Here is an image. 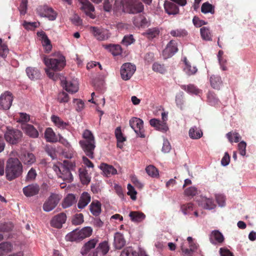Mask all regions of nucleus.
<instances>
[{
	"mask_svg": "<svg viewBox=\"0 0 256 256\" xmlns=\"http://www.w3.org/2000/svg\"><path fill=\"white\" fill-rule=\"evenodd\" d=\"M126 244V240L122 234L116 232L114 236V245L116 248L120 250Z\"/></svg>",
	"mask_w": 256,
	"mask_h": 256,
	"instance_id": "obj_27",
	"label": "nucleus"
},
{
	"mask_svg": "<svg viewBox=\"0 0 256 256\" xmlns=\"http://www.w3.org/2000/svg\"><path fill=\"white\" fill-rule=\"evenodd\" d=\"M133 24L136 27L144 28L148 25V21L142 14H139L133 18Z\"/></svg>",
	"mask_w": 256,
	"mask_h": 256,
	"instance_id": "obj_22",
	"label": "nucleus"
},
{
	"mask_svg": "<svg viewBox=\"0 0 256 256\" xmlns=\"http://www.w3.org/2000/svg\"><path fill=\"white\" fill-rule=\"evenodd\" d=\"M26 72L28 77L32 80H36L40 78L41 74L39 70L33 67H28L26 68Z\"/></svg>",
	"mask_w": 256,
	"mask_h": 256,
	"instance_id": "obj_25",
	"label": "nucleus"
},
{
	"mask_svg": "<svg viewBox=\"0 0 256 256\" xmlns=\"http://www.w3.org/2000/svg\"><path fill=\"white\" fill-rule=\"evenodd\" d=\"M180 88L187 92L198 95L201 93V90L196 88L194 84L181 85Z\"/></svg>",
	"mask_w": 256,
	"mask_h": 256,
	"instance_id": "obj_37",
	"label": "nucleus"
},
{
	"mask_svg": "<svg viewBox=\"0 0 256 256\" xmlns=\"http://www.w3.org/2000/svg\"><path fill=\"white\" fill-rule=\"evenodd\" d=\"M136 70L135 65L130 62L124 64L120 68V76L124 80H129Z\"/></svg>",
	"mask_w": 256,
	"mask_h": 256,
	"instance_id": "obj_6",
	"label": "nucleus"
},
{
	"mask_svg": "<svg viewBox=\"0 0 256 256\" xmlns=\"http://www.w3.org/2000/svg\"><path fill=\"white\" fill-rule=\"evenodd\" d=\"M13 249L12 244L9 242L0 244V256H4L11 252Z\"/></svg>",
	"mask_w": 256,
	"mask_h": 256,
	"instance_id": "obj_32",
	"label": "nucleus"
},
{
	"mask_svg": "<svg viewBox=\"0 0 256 256\" xmlns=\"http://www.w3.org/2000/svg\"><path fill=\"white\" fill-rule=\"evenodd\" d=\"M20 158L25 164L31 165L36 162L34 154L27 151L22 152Z\"/></svg>",
	"mask_w": 256,
	"mask_h": 256,
	"instance_id": "obj_16",
	"label": "nucleus"
},
{
	"mask_svg": "<svg viewBox=\"0 0 256 256\" xmlns=\"http://www.w3.org/2000/svg\"><path fill=\"white\" fill-rule=\"evenodd\" d=\"M38 14L42 17L48 18L50 20H54L56 17V14L52 8L47 6H41L38 8Z\"/></svg>",
	"mask_w": 256,
	"mask_h": 256,
	"instance_id": "obj_9",
	"label": "nucleus"
},
{
	"mask_svg": "<svg viewBox=\"0 0 256 256\" xmlns=\"http://www.w3.org/2000/svg\"><path fill=\"white\" fill-rule=\"evenodd\" d=\"M78 231L82 240L90 236L92 234V230L90 227H85Z\"/></svg>",
	"mask_w": 256,
	"mask_h": 256,
	"instance_id": "obj_52",
	"label": "nucleus"
},
{
	"mask_svg": "<svg viewBox=\"0 0 256 256\" xmlns=\"http://www.w3.org/2000/svg\"><path fill=\"white\" fill-rule=\"evenodd\" d=\"M137 252L134 250L131 247H128L124 249L122 252L120 256H138Z\"/></svg>",
	"mask_w": 256,
	"mask_h": 256,
	"instance_id": "obj_54",
	"label": "nucleus"
},
{
	"mask_svg": "<svg viewBox=\"0 0 256 256\" xmlns=\"http://www.w3.org/2000/svg\"><path fill=\"white\" fill-rule=\"evenodd\" d=\"M96 250L98 251H100L102 254V255L106 254L110 250V247L108 244V242L106 241H104L101 243H100L97 248Z\"/></svg>",
	"mask_w": 256,
	"mask_h": 256,
	"instance_id": "obj_50",
	"label": "nucleus"
},
{
	"mask_svg": "<svg viewBox=\"0 0 256 256\" xmlns=\"http://www.w3.org/2000/svg\"><path fill=\"white\" fill-rule=\"evenodd\" d=\"M201 11L202 13L204 14L210 12L212 14H214V8L212 4L208 2H206L202 4Z\"/></svg>",
	"mask_w": 256,
	"mask_h": 256,
	"instance_id": "obj_46",
	"label": "nucleus"
},
{
	"mask_svg": "<svg viewBox=\"0 0 256 256\" xmlns=\"http://www.w3.org/2000/svg\"><path fill=\"white\" fill-rule=\"evenodd\" d=\"M178 50L177 42L174 40H171L162 52L163 56L164 59L170 58L174 55Z\"/></svg>",
	"mask_w": 256,
	"mask_h": 256,
	"instance_id": "obj_10",
	"label": "nucleus"
},
{
	"mask_svg": "<svg viewBox=\"0 0 256 256\" xmlns=\"http://www.w3.org/2000/svg\"><path fill=\"white\" fill-rule=\"evenodd\" d=\"M115 136L117 140V142H124L126 141V138L123 136L120 127H118L115 130Z\"/></svg>",
	"mask_w": 256,
	"mask_h": 256,
	"instance_id": "obj_58",
	"label": "nucleus"
},
{
	"mask_svg": "<svg viewBox=\"0 0 256 256\" xmlns=\"http://www.w3.org/2000/svg\"><path fill=\"white\" fill-rule=\"evenodd\" d=\"M52 121L58 128L61 129L66 128L68 126V124L64 122L60 117L52 115L51 116Z\"/></svg>",
	"mask_w": 256,
	"mask_h": 256,
	"instance_id": "obj_39",
	"label": "nucleus"
},
{
	"mask_svg": "<svg viewBox=\"0 0 256 256\" xmlns=\"http://www.w3.org/2000/svg\"><path fill=\"white\" fill-rule=\"evenodd\" d=\"M100 168L107 177L110 176L117 173L116 170L113 166L105 163H102L100 166Z\"/></svg>",
	"mask_w": 256,
	"mask_h": 256,
	"instance_id": "obj_23",
	"label": "nucleus"
},
{
	"mask_svg": "<svg viewBox=\"0 0 256 256\" xmlns=\"http://www.w3.org/2000/svg\"><path fill=\"white\" fill-rule=\"evenodd\" d=\"M152 69L154 72L161 74H164L166 72V68L164 65L158 62H156L152 64Z\"/></svg>",
	"mask_w": 256,
	"mask_h": 256,
	"instance_id": "obj_49",
	"label": "nucleus"
},
{
	"mask_svg": "<svg viewBox=\"0 0 256 256\" xmlns=\"http://www.w3.org/2000/svg\"><path fill=\"white\" fill-rule=\"evenodd\" d=\"M66 220V214L64 212H62L52 218L50 222V224L54 228H60L62 227V224L65 223Z\"/></svg>",
	"mask_w": 256,
	"mask_h": 256,
	"instance_id": "obj_15",
	"label": "nucleus"
},
{
	"mask_svg": "<svg viewBox=\"0 0 256 256\" xmlns=\"http://www.w3.org/2000/svg\"><path fill=\"white\" fill-rule=\"evenodd\" d=\"M62 84L68 92L73 94L78 90V83L76 80H62Z\"/></svg>",
	"mask_w": 256,
	"mask_h": 256,
	"instance_id": "obj_14",
	"label": "nucleus"
},
{
	"mask_svg": "<svg viewBox=\"0 0 256 256\" xmlns=\"http://www.w3.org/2000/svg\"><path fill=\"white\" fill-rule=\"evenodd\" d=\"M37 176L36 170L33 168H32L28 171L26 178V180L27 182L33 181L36 179Z\"/></svg>",
	"mask_w": 256,
	"mask_h": 256,
	"instance_id": "obj_55",
	"label": "nucleus"
},
{
	"mask_svg": "<svg viewBox=\"0 0 256 256\" xmlns=\"http://www.w3.org/2000/svg\"><path fill=\"white\" fill-rule=\"evenodd\" d=\"M38 34L42 36V44L45 47L46 52H49L52 50V45L50 40L48 38V36L43 32H38Z\"/></svg>",
	"mask_w": 256,
	"mask_h": 256,
	"instance_id": "obj_38",
	"label": "nucleus"
},
{
	"mask_svg": "<svg viewBox=\"0 0 256 256\" xmlns=\"http://www.w3.org/2000/svg\"><path fill=\"white\" fill-rule=\"evenodd\" d=\"M44 62L46 66L54 71L60 70L66 66V59L63 56L56 58H44Z\"/></svg>",
	"mask_w": 256,
	"mask_h": 256,
	"instance_id": "obj_4",
	"label": "nucleus"
},
{
	"mask_svg": "<svg viewBox=\"0 0 256 256\" xmlns=\"http://www.w3.org/2000/svg\"><path fill=\"white\" fill-rule=\"evenodd\" d=\"M127 188L128 190V194L130 196L132 200H135L136 199V192L134 188L130 184H128Z\"/></svg>",
	"mask_w": 256,
	"mask_h": 256,
	"instance_id": "obj_64",
	"label": "nucleus"
},
{
	"mask_svg": "<svg viewBox=\"0 0 256 256\" xmlns=\"http://www.w3.org/2000/svg\"><path fill=\"white\" fill-rule=\"evenodd\" d=\"M84 216L82 214H76L72 220V224L78 225L84 222Z\"/></svg>",
	"mask_w": 256,
	"mask_h": 256,
	"instance_id": "obj_62",
	"label": "nucleus"
},
{
	"mask_svg": "<svg viewBox=\"0 0 256 256\" xmlns=\"http://www.w3.org/2000/svg\"><path fill=\"white\" fill-rule=\"evenodd\" d=\"M185 68L184 70L188 75L194 74L197 72V68L194 66H192L190 62L187 60L186 58H184Z\"/></svg>",
	"mask_w": 256,
	"mask_h": 256,
	"instance_id": "obj_42",
	"label": "nucleus"
},
{
	"mask_svg": "<svg viewBox=\"0 0 256 256\" xmlns=\"http://www.w3.org/2000/svg\"><path fill=\"white\" fill-rule=\"evenodd\" d=\"M180 210L184 214H190L191 212L194 210V204L191 202L184 204L181 206Z\"/></svg>",
	"mask_w": 256,
	"mask_h": 256,
	"instance_id": "obj_48",
	"label": "nucleus"
},
{
	"mask_svg": "<svg viewBox=\"0 0 256 256\" xmlns=\"http://www.w3.org/2000/svg\"><path fill=\"white\" fill-rule=\"evenodd\" d=\"M238 146L240 154L242 156H244L246 154V143L244 141H241L238 144Z\"/></svg>",
	"mask_w": 256,
	"mask_h": 256,
	"instance_id": "obj_63",
	"label": "nucleus"
},
{
	"mask_svg": "<svg viewBox=\"0 0 256 256\" xmlns=\"http://www.w3.org/2000/svg\"><path fill=\"white\" fill-rule=\"evenodd\" d=\"M120 4L122 11L129 14H140L144 10V5L140 0H122Z\"/></svg>",
	"mask_w": 256,
	"mask_h": 256,
	"instance_id": "obj_3",
	"label": "nucleus"
},
{
	"mask_svg": "<svg viewBox=\"0 0 256 256\" xmlns=\"http://www.w3.org/2000/svg\"><path fill=\"white\" fill-rule=\"evenodd\" d=\"M129 216L132 222H141L146 218V215L143 212L138 211L130 212Z\"/></svg>",
	"mask_w": 256,
	"mask_h": 256,
	"instance_id": "obj_29",
	"label": "nucleus"
},
{
	"mask_svg": "<svg viewBox=\"0 0 256 256\" xmlns=\"http://www.w3.org/2000/svg\"><path fill=\"white\" fill-rule=\"evenodd\" d=\"M22 133L20 130L8 128L4 134L6 140L10 144H16L22 140Z\"/></svg>",
	"mask_w": 256,
	"mask_h": 256,
	"instance_id": "obj_5",
	"label": "nucleus"
},
{
	"mask_svg": "<svg viewBox=\"0 0 256 256\" xmlns=\"http://www.w3.org/2000/svg\"><path fill=\"white\" fill-rule=\"evenodd\" d=\"M90 32L98 40H104L109 37L108 32L102 28L90 26Z\"/></svg>",
	"mask_w": 256,
	"mask_h": 256,
	"instance_id": "obj_11",
	"label": "nucleus"
},
{
	"mask_svg": "<svg viewBox=\"0 0 256 256\" xmlns=\"http://www.w3.org/2000/svg\"><path fill=\"white\" fill-rule=\"evenodd\" d=\"M22 172V166L18 158H10L8 159L6 168L7 180H13L20 176Z\"/></svg>",
	"mask_w": 256,
	"mask_h": 256,
	"instance_id": "obj_2",
	"label": "nucleus"
},
{
	"mask_svg": "<svg viewBox=\"0 0 256 256\" xmlns=\"http://www.w3.org/2000/svg\"><path fill=\"white\" fill-rule=\"evenodd\" d=\"M200 32L202 39L206 40H212V34L209 28L204 26L200 28Z\"/></svg>",
	"mask_w": 256,
	"mask_h": 256,
	"instance_id": "obj_47",
	"label": "nucleus"
},
{
	"mask_svg": "<svg viewBox=\"0 0 256 256\" xmlns=\"http://www.w3.org/2000/svg\"><path fill=\"white\" fill-rule=\"evenodd\" d=\"M130 126L134 130V132L140 138H144L145 134L144 130V122L138 118L134 117L129 122Z\"/></svg>",
	"mask_w": 256,
	"mask_h": 256,
	"instance_id": "obj_7",
	"label": "nucleus"
},
{
	"mask_svg": "<svg viewBox=\"0 0 256 256\" xmlns=\"http://www.w3.org/2000/svg\"><path fill=\"white\" fill-rule=\"evenodd\" d=\"M164 8L166 12L169 15H174L179 12L178 7L172 1L166 0L164 3Z\"/></svg>",
	"mask_w": 256,
	"mask_h": 256,
	"instance_id": "obj_19",
	"label": "nucleus"
},
{
	"mask_svg": "<svg viewBox=\"0 0 256 256\" xmlns=\"http://www.w3.org/2000/svg\"><path fill=\"white\" fill-rule=\"evenodd\" d=\"M184 96L182 94H178L176 96V106L180 108L181 110L184 107Z\"/></svg>",
	"mask_w": 256,
	"mask_h": 256,
	"instance_id": "obj_59",
	"label": "nucleus"
},
{
	"mask_svg": "<svg viewBox=\"0 0 256 256\" xmlns=\"http://www.w3.org/2000/svg\"><path fill=\"white\" fill-rule=\"evenodd\" d=\"M80 234L78 230H75L70 232L66 236V241L70 242H78L82 240Z\"/></svg>",
	"mask_w": 256,
	"mask_h": 256,
	"instance_id": "obj_36",
	"label": "nucleus"
},
{
	"mask_svg": "<svg viewBox=\"0 0 256 256\" xmlns=\"http://www.w3.org/2000/svg\"><path fill=\"white\" fill-rule=\"evenodd\" d=\"M44 138L46 142H56L58 141V138L56 134L50 128H48L44 132Z\"/></svg>",
	"mask_w": 256,
	"mask_h": 256,
	"instance_id": "obj_31",
	"label": "nucleus"
},
{
	"mask_svg": "<svg viewBox=\"0 0 256 256\" xmlns=\"http://www.w3.org/2000/svg\"><path fill=\"white\" fill-rule=\"evenodd\" d=\"M135 42V40L132 34L125 36L122 41V43L126 46H129L133 44Z\"/></svg>",
	"mask_w": 256,
	"mask_h": 256,
	"instance_id": "obj_56",
	"label": "nucleus"
},
{
	"mask_svg": "<svg viewBox=\"0 0 256 256\" xmlns=\"http://www.w3.org/2000/svg\"><path fill=\"white\" fill-rule=\"evenodd\" d=\"M150 126L154 127L156 130L162 132H166L168 129L166 122H162L156 118H152L150 120Z\"/></svg>",
	"mask_w": 256,
	"mask_h": 256,
	"instance_id": "obj_17",
	"label": "nucleus"
},
{
	"mask_svg": "<svg viewBox=\"0 0 256 256\" xmlns=\"http://www.w3.org/2000/svg\"><path fill=\"white\" fill-rule=\"evenodd\" d=\"M12 94L6 92L0 97V106L4 110H8L12 106Z\"/></svg>",
	"mask_w": 256,
	"mask_h": 256,
	"instance_id": "obj_12",
	"label": "nucleus"
},
{
	"mask_svg": "<svg viewBox=\"0 0 256 256\" xmlns=\"http://www.w3.org/2000/svg\"><path fill=\"white\" fill-rule=\"evenodd\" d=\"M28 0H22L21 3L18 8L20 14L24 15L27 10Z\"/></svg>",
	"mask_w": 256,
	"mask_h": 256,
	"instance_id": "obj_61",
	"label": "nucleus"
},
{
	"mask_svg": "<svg viewBox=\"0 0 256 256\" xmlns=\"http://www.w3.org/2000/svg\"><path fill=\"white\" fill-rule=\"evenodd\" d=\"M160 30L158 28H152L148 29L145 32L142 33V35L148 39L152 40L154 38H156L160 34Z\"/></svg>",
	"mask_w": 256,
	"mask_h": 256,
	"instance_id": "obj_28",
	"label": "nucleus"
},
{
	"mask_svg": "<svg viewBox=\"0 0 256 256\" xmlns=\"http://www.w3.org/2000/svg\"><path fill=\"white\" fill-rule=\"evenodd\" d=\"M82 140L79 141L82 149L89 158H94V151L96 148V142L94 134L91 131L85 130L82 135Z\"/></svg>",
	"mask_w": 256,
	"mask_h": 256,
	"instance_id": "obj_1",
	"label": "nucleus"
},
{
	"mask_svg": "<svg viewBox=\"0 0 256 256\" xmlns=\"http://www.w3.org/2000/svg\"><path fill=\"white\" fill-rule=\"evenodd\" d=\"M60 198L58 194H52L43 204V210L45 212H50L56 207Z\"/></svg>",
	"mask_w": 256,
	"mask_h": 256,
	"instance_id": "obj_8",
	"label": "nucleus"
},
{
	"mask_svg": "<svg viewBox=\"0 0 256 256\" xmlns=\"http://www.w3.org/2000/svg\"><path fill=\"white\" fill-rule=\"evenodd\" d=\"M101 203L98 200H93L89 208L91 213L94 216H98L101 212Z\"/></svg>",
	"mask_w": 256,
	"mask_h": 256,
	"instance_id": "obj_26",
	"label": "nucleus"
},
{
	"mask_svg": "<svg viewBox=\"0 0 256 256\" xmlns=\"http://www.w3.org/2000/svg\"><path fill=\"white\" fill-rule=\"evenodd\" d=\"M201 205L205 209L212 210L216 206L214 200L210 198H202Z\"/></svg>",
	"mask_w": 256,
	"mask_h": 256,
	"instance_id": "obj_43",
	"label": "nucleus"
},
{
	"mask_svg": "<svg viewBox=\"0 0 256 256\" xmlns=\"http://www.w3.org/2000/svg\"><path fill=\"white\" fill-rule=\"evenodd\" d=\"M22 129L25 134L32 138H37L39 134L38 130L34 126L30 124H24L22 125Z\"/></svg>",
	"mask_w": 256,
	"mask_h": 256,
	"instance_id": "obj_18",
	"label": "nucleus"
},
{
	"mask_svg": "<svg viewBox=\"0 0 256 256\" xmlns=\"http://www.w3.org/2000/svg\"><path fill=\"white\" fill-rule=\"evenodd\" d=\"M40 190V186L37 184H32L22 188V192L26 197H32L37 195Z\"/></svg>",
	"mask_w": 256,
	"mask_h": 256,
	"instance_id": "obj_13",
	"label": "nucleus"
},
{
	"mask_svg": "<svg viewBox=\"0 0 256 256\" xmlns=\"http://www.w3.org/2000/svg\"><path fill=\"white\" fill-rule=\"evenodd\" d=\"M91 196L90 194L87 192H84L80 197L78 203V207L80 209L84 208L90 202Z\"/></svg>",
	"mask_w": 256,
	"mask_h": 256,
	"instance_id": "obj_20",
	"label": "nucleus"
},
{
	"mask_svg": "<svg viewBox=\"0 0 256 256\" xmlns=\"http://www.w3.org/2000/svg\"><path fill=\"white\" fill-rule=\"evenodd\" d=\"M170 34L174 37H184L187 35V32L184 29H176L171 30Z\"/></svg>",
	"mask_w": 256,
	"mask_h": 256,
	"instance_id": "obj_53",
	"label": "nucleus"
},
{
	"mask_svg": "<svg viewBox=\"0 0 256 256\" xmlns=\"http://www.w3.org/2000/svg\"><path fill=\"white\" fill-rule=\"evenodd\" d=\"M210 85L214 89L219 90L222 84L221 77L218 75L213 74L210 79Z\"/></svg>",
	"mask_w": 256,
	"mask_h": 256,
	"instance_id": "obj_35",
	"label": "nucleus"
},
{
	"mask_svg": "<svg viewBox=\"0 0 256 256\" xmlns=\"http://www.w3.org/2000/svg\"><path fill=\"white\" fill-rule=\"evenodd\" d=\"M45 150L46 153L50 156L52 159L56 158V151L55 148L51 146H46L45 148Z\"/></svg>",
	"mask_w": 256,
	"mask_h": 256,
	"instance_id": "obj_60",
	"label": "nucleus"
},
{
	"mask_svg": "<svg viewBox=\"0 0 256 256\" xmlns=\"http://www.w3.org/2000/svg\"><path fill=\"white\" fill-rule=\"evenodd\" d=\"M69 99L68 94L64 92H60L58 94V100L60 103L68 102Z\"/></svg>",
	"mask_w": 256,
	"mask_h": 256,
	"instance_id": "obj_57",
	"label": "nucleus"
},
{
	"mask_svg": "<svg viewBox=\"0 0 256 256\" xmlns=\"http://www.w3.org/2000/svg\"><path fill=\"white\" fill-rule=\"evenodd\" d=\"M9 53V49L6 42L0 38V56L5 58Z\"/></svg>",
	"mask_w": 256,
	"mask_h": 256,
	"instance_id": "obj_44",
	"label": "nucleus"
},
{
	"mask_svg": "<svg viewBox=\"0 0 256 256\" xmlns=\"http://www.w3.org/2000/svg\"><path fill=\"white\" fill-rule=\"evenodd\" d=\"M76 202V200L75 196L74 194H70L64 198L62 203V206L63 208H67L74 204H75Z\"/></svg>",
	"mask_w": 256,
	"mask_h": 256,
	"instance_id": "obj_34",
	"label": "nucleus"
},
{
	"mask_svg": "<svg viewBox=\"0 0 256 256\" xmlns=\"http://www.w3.org/2000/svg\"><path fill=\"white\" fill-rule=\"evenodd\" d=\"M103 47L108 50L114 56L120 55L122 52V48L120 45L118 44H103Z\"/></svg>",
	"mask_w": 256,
	"mask_h": 256,
	"instance_id": "obj_24",
	"label": "nucleus"
},
{
	"mask_svg": "<svg viewBox=\"0 0 256 256\" xmlns=\"http://www.w3.org/2000/svg\"><path fill=\"white\" fill-rule=\"evenodd\" d=\"M97 242V240L92 239L86 242L81 249L80 252L82 255L86 254L91 249L95 247Z\"/></svg>",
	"mask_w": 256,
	"mask_h": 256,
	"instance_id": "obj_30",
	"label": "nucleus"
},
{
	"mask_svg": "<svg viewBox=\"0 0 256 256\" xmlns=\"http://www.w3.org/2000/svg\"><path fill=\"white\" fill-rule=\"evenodd\" d=\"M62 172L60 174V178H61L64 180L70 182L73 180V176L71 173V170L67 169L64 166H62Z\"/></svg>",
	"mask_w": 256,
	"mask_h": 256,
	"instance_id": "obj_33",
	"label": "nucleus"
},
{
	"mask_svg": "<svg viewBox=\"0 0 256 256\" xmlns=\"http://www.w3.org/2000/svg\"><path fill=\"white\" fill-rule=\"evenodd\" d=\"M79 176L82 183L83 184H88L90 181V178L88 176V171L84 169H80Z\"/></svg>",
	"mask_w": 256,
	"mask_h": 256,
	"instance_id": "obj_41",
	"label": "nucleus"
},
{
	"mask_svg": "<svg viewBox=\"0 0 256 256\" xmlns=\"http://www.w3.org/2000/svg\"><path fill=\"white\" fill-rule=\"evenodd\" d=\"M210 240L212 244H216L218 243L222 242L224 240V237L218 230H214L210 235Z\"/></svg>",
	"mask_w": 256,
	"mask_h": 256,
	"instance_id": "obj_21",
	"label": "nucleus"
},
{
	"mask_svg": "<svg viewBox=\"0 0 256 256\" xmlns=\"http://www.w3.org/2000/svg\"><path fill=\"white\" fill-rule=\"evenodd\" d=\"M226 136L230 143L234 142H238L241 139L240 136L236 132H230L226 134Z\"/></svg>",
	"mask_w": 256,
	"mask_h": 256,
	"instance_id": "obj_45",
	"label": "nucleus"
},
{
	"mask_svg": "<svg viewBox=\"0 0 256 256\" xmlns=\"http://www.w3.org/2000/svg\"><path fill=\"white\" fill-rule=\"evenodd\" d=\"M146 173L150 176L156 178L158 176V172L157 168L152 165H150L146 168Z\"/></svg>",
	"mask_w": 256,
	"mask_h": 256,
	"instance_id": "obj_51",
	"label": "nucleus"
},
{
	"mask_svg": "<svg viewBox=\"0 0 256 256\" xmlns=\"http://www.w3.org/2000/svg\"><path fill=\"white\" fill-rule=\"evenodd\" d=\"M188 135L192 139L198 140L202 136V132L196 126H194L190 129Z\"/></svg>",
	"mask_w": 256,
	"mask_h": 256,
	"instance_id": "obj_40",
	"label": "nucleus"
}]
</instances>
